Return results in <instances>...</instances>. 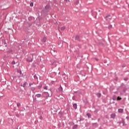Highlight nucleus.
Here are the masks:
<instances>
[{
  "label": "nucleus",
  "mask_w": 129,
  "mask_h": 129,
  "mask_svg": "<svg viewBox=\"0 0 129 129\" xmlns=\"http://www.w3.org/2000/svg\"><path fill=\"white\" fill-rule=\"evenodd\" d=\"M27 61L28 62H32V61H33V57H28L27 58Z\"/></svg>",
  "instance_id": "obj_1"
},
{
  "label": "nucleus",
  "mask_w": 129,
  "mask_h": 129,
  "mask_svg": "<svg viewBox=\"0 0 129 129\" xmlns=\"http://www.w3.org/2000/svg\"><path fill=\"white\" fill-rule=\"evenodd\" d=\"M44 94H45V95H46L47 98H48V97H51V95L50 96V94H49V93H48L47 92H44Z\"/></svg>",
  "instance_id": "obj_2"
},
{
  "label": "nucleus",
  "mask_w": 129,
  "mask_h": 129,
  "mask_svg": "<svg viewBox=\"0 0 129 129\" xmlns=\"http://www.w3.org/2000/svg\"><path fill=\"white\" fill-rule=\"evenodd\" d=\"M105 19L107 21H109V20H111V17L110 15H108L106 16Z\"/></svg>",
  "instance_id": "obj_3"
},
{
  "label": "nucleus",
  "mask_w": 129,
  "mask_h": 129,
  "mask_svg": "<svg viewBox=\"0 0 129 129\" xmlns=\"http://www.w3.org/2000/svg\"><path fill=\"white\" fill-rule=\"evenodd\" d=\"M46 41H47V37H44L42 39H41V41L43 43H45L46 42Z\"/></svg>",
  "instance_id": "obj_4"
},
{
  "label": "nucleus",
  "mask_w": 129,
  "mask_h": 129,
  "mask_svg": "<svg viewBox=\"0 0 129 129\" xmlns=\"http://www.w3.org/2000/svg\"><path fill=\"white\" fill-rule=\"evenodd\" d=\"M118 112H120V113H122V112H123V109H118Z\"/></svg>",
  "instance_id": "obj_5"
},
{
  "label": "nucleus",
  "mask_w": 129,
  "mask_h": 129,
  "mask_svg": "<svg viewBox=\"0 0 129 129\" xmlns=\"http://www.w3.org/2000/svg\"><path fill=\"white\" fill-rule=\"evenodd\" d=\"M65 29H66V27H65V26H62V27H61L60 28V30H61V31H64V30H65Z\"/></svg>",
  "instance_id": "obj_6"
},
{
  "label": "nucleus",
  "mask_w": 129,
  "mask_h": 129,
  "mask_svg": "<svg viewBox=\"0 0 129 129\" xmlns=\"http://www.w3.org/2000/svg\"><path fill=\"white\" fill-rule=\"evenodd\" d=\"M73 107H74V108H75V109H76V108H77V104H73Z\"/></svg>",
  "instance_id": "obj_7"
},
{
  "label": "nucleus",
  "mask_w": 129,
  "mask_h": 129,
  "mask_svg": "<svg viewBox=\"0 0 129 129\" xmlns=\"http://www.w3.org/2000/svg\"><path fill=\"white\" fill-rule=\"evenodd\" d=\"M111 118H114L115 117V114H112L111 115Z\"/></svg>",
  "instance_id": "obj_8"
},
{
  "label": "nucleus",
  "mask_w": 129,
  "mask_h": 129,
  "mask_svg": "<svg viewBox=\"0 0 129 129\" xmlns=\"http://www.w3.org/2000/svg\"><path fill=\"white\" fill-rule=\"evenodd\" d=\"M58 90L59 91H62V90H63V89L62 88V87H61V86L60 87L58 88Z\"/></svg>",
  "instance_id": "obj_9"
},
{
  "label": "nucleus",
  "mask_w": 129,
  "mask_h": 129,
  "mask_svg": "<svg viewBox=\"0 0 129 129\" xmlns=\"http://www.w3.org/2000/svg\"><path fill=\"white\" fill-rule=\"evenodd\" d=\"M36 97H41V94H36Z\"/></svg>",
  "instance_id": "obj_10"
},
{
  "label": "nucleus",
  "mask_w": 129,
  "mask_h": 129,
  "mask_svg": "<svg viewBox=\"0 0 129 129\" xmlns=\"http://www.w3.org/2000/svg\"><path fill=\"white\" fill-rule=\"evenodd\" d=\"M77 125H74L73 127V129L77 128Z\"/></svg>",
  "instance_id": "obj_11"
},
{
  "label": "nucleus",
  "mask_w": 129,
  "mask_h": 129,
  "mask_svg": "<svg viewBox=\"0 0 129 129\" xmlns=\"http://www.w3.org/2000/svg\"><path fill=\"white\" fill-rule=\"evenodd\" d=\"M76 40H79V36L77 35L75 38Z\"/></svg>",
  "instance_id": "obj_12"
},
{
  "label": "nucleus",
  "mask_w": 129,
  "mask_h": 129,
  "mask_svg": "<svg viewBox=\"0 0 129 129\" xmlns=\"http://www.w3.org/2000/svg\"><path fill=\"white\" fill-rule=\"evenodd\" d=\"M121 99L122 98L118 96L117 97V100H121Z\"/></svg>",
  "instance_id": "obj_13"
},
{
  "label": "nucleus",
  "mask_w": 129,
  "mask_h": 129,
  "mask_svg": "<svg viewBox=\"0 0 129 129\" xmlns=\"http://www.w3.org/2000/svg\"><path fill=\"white\" fill-rule=\"evenodd\" d=\"M27 85V82H25L23 84V87H25Z\"/></svg>",
  "instance_id": "obj_14"
},
{
  "label": "nucleus",
  "mask_w": 129,
  "mask_h": 129,
  "mask_svg": "<svg viewBox=\"0 0 129 129\" xmlns=\"http://www.w3.org/2000/svg\"><path fill=\"white\" fill-rule=\"evenodd\" d=\"M97 96L98 97H100V96H101V94H97Z\"/></svg>",
  "instance_id": "obj_15"
},
{
  "label": "nucleus",
  "mask_w": 129,
  "mask_h": 129,
  "mask_svg": "<svg viewBox=\"0 0 129 129\" xmlns=\"http://www.w3.org/2000/svg\"><path fill=\"white\" fill-rule=\"evenodd\" d=\"M87 115L88 116V117H90V116H91V115L89 113L87 114Z\"/></svg>",
  "instance_id": "obj_16"
},
{
  "label": "nucleus",
  "mask_w": 129,
  "mask_h": 129,
  "mask_svg": "<svg viewBox=\"0 0 129 129\" xmlns=\"http://www.w3.org/2000/svg\"><path fill=\"white\" fill-rule=\"evenodd\" d=\"M43 89H45L46 90H47V86L43 87Z\"/></svg>",
  "instance_id": "obj_17"
},
{
  "label": "nucleus",
  "mask_w": 129,
  "mask_h": 129,
  "mask_svg": "<svg viewBox=\"0 0 129 129\" xmlns=\"http://www.w3.org/2000/svg\"><path fill=\"white\" fill-rule=\"evenodd\" d=\"M17 106H21V103H17Z\"/></svg>",
  "instance_id": "obj_18"
},
{
  "label": "nucleus",
  "mask_w": 129,
  "mask_h": 129,
  "mask_svg": "<svg viewBox=\"0 0 129 129\" xmlns=\"http://www.w3.org/2000/svg\"><path fill=\"white\" fill-rule=\"evenodd\" d=\"M30 5V7H33L34 4L31 3Z\"/></svg>",
  "instance_id": "obj_19"
},
{
  "label": "nucleus",
  "mask_w": 129,
  "mask_h": 129,
  "mask_svg": "<svg viewBox=\"0 0 129 129\" xmlns=\"http://www.w3.org/2000/svg\"><path fill=\"white\" fill-rule=\"evenodd\" d=\"M12 64H13V65L16 64V62H15V61H13L12 62Z\"/></svg>",
  "instance_id": "obj_20"
},
{
  "label": "nucleus",
  "mask_w": 129,
  "mask_h": 129,
  "mask_svg": "<svg viewBox=\"0 0 129 129\" xmlns=\"http://www.w3.org/2000/svg\"><path fill=\"white\" fill-rule=\"evenodd\" d=\"M41 88H42V86H38L39 89H40Z\"/></svg>",
  "instance_id": "obj_21"
},
{
  "label": "nucleus",
  "mask_w": 129,
  "mask_h": 129,
  "mask_svg": "<svg viewBox=\"0 0 129 129\" xmlns=\"http://www.w3.org/2000/svg\"><path fill=\"white\" fill-rule=\"evenodd\" d=\"M123 125H125V124H124V121L123 122Z\"/></svg>",
  "instance_id": "obj_22"
},
{
  "label": "nucleus",
  "mask_w": 129,
  "mask_h": 129,
  "mask_svg": "<svg viewBox=\"0 0 129 129\" xmlns=\"http://www.w3.org/2000/svg\"><path fill=\"white\" fill-rule=\"evenodd\" d=\"M32 85V84H29V86H31Z\"/></svg>",
  "instance_id": "obj_23"
},
{
  "label": "nucleus",
  "mask_w": 129,
  "mask_h": 129,
  "mask_svg": "<svg viewBox=\"0 0 129 129\" xmlns=\"http://www.w3.org/2000/svg\"><path fill=\"white\" fill-rule=\"evenodd\" d=\"M109 28H111V26H109Z\"/></svg>",
  "instance_id": "obj_24"
},
{
  "label": "nucleus",
  "mask_w": 129,
  "mask_h": 129,
  "mask_svg": "<svg viewBox=\"0 0 129 129\" xmlns=\"http://www.w3.org/2000/svg\"><path fill=\"white\" fill-rule=\"evenodd\" d=\"M58 29H60V26H58Z\"/></svg>",
  "instance_id": "obj_25"
},
{
  "label": "nucleus",
  "mask_w": 129,
  "mask_h": 129,
  "mask_svg": "<svg viewBox=\"0 0 129 129\" xmlns=\"http://www.w3.org/2000/svg\"><path fill=\"white\" fill-rule=\"evenodd\" d=\"M64 1H67V0H64Z\"/></svg>",
  "instance_id": "obj_26"
}]
</instances>
